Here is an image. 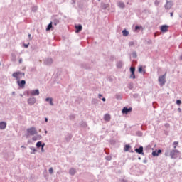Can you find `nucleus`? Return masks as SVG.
Masks as SVG:
<instances>
[{"label":"nucleus","instance_id":"obj_32","mask_svg":"<svg viewBox=\"0 0 182 182\" xmlns=\"http://www.w3.org/2000/svg\"><path fill=\"white\" fill-rule=\"evenodd\" d=\"M31 9L33 12H36L38 11V6H33Z\"/></svg>","mask_w":182,"mask_h":182},{"label":"nucleus","instance_id":"obj_52","mask_svg":"<svg viewBox=\"0 0 182 182\" xmlns=\"http://www.w3.org/2000/svg\"><path fill=\"white\" fill-rule=\"evenodd\" d=\"M151 43H152L151 40H149V41H148V44H149V45H151Z\"/></svg>","mask_w":182,"mask_h":182},{"label":"nucleus","instance_id":"obj_57","mask_svg":"<svg viewBox=\"0 0 182 182\" xmlns=\"http://www.w3.org/2000/svg\"><path fill=\"white\" fill-rule=\"evenodd\" d=\"M102 96H103L102 94H99L98 95V97L100 99V97H102Z\"/></svg>","mask_w":182,"mask_h":182},{"label":"nucleus","instance_id":"obj_55","mask_svg":"<svg viewBox=\"0 0 182 182\" xmlns=\"http://www.w3.org/2000/svg\"><path fill=\"white\" fill-rule=\"evenodd\" d=\"M173 15H174V14H173V12H171V13H170V16H171V17H173Z\"/></svg>","mask_w":182,"mask_h":182},{"label":"nucleus","instance_id":"obj_8","mask_svg":"<svg viewBox=\"0 0 182 182\" xmlns=\"http://www.w3.org/2000/svg\"><path fill=\"white\" fill-rule=\"evenodd\" d=\"M17 85L19 87L23 89V87H25V85H26V81L25 80H17Z\"/></svg>","mask_w":182,"mask_h":182},{"label":"nucleus","instance_id":"obj_6","mask_svg":"<svg viewBox=\"0 0 182 182\" xmlns=\"http://www.w3.org/2000/svg\"><path fill=\"white\" fill-rule=\"evenodd\" d=\"M44 65H46L47 66H50V65H52L53 63V60L50 58H46L43 60Z\"/></svg>","mask_w":182,"mask_h":182},{"label":"nucleus","instance_id":"obj_3","mask_svg":"<svg viewBox=\"0 0 182 182\" xmlns=\"http://www.w3.org/2000/svg\"><path fill=\"white\" fill-rule=\"evenodd\" d=\"M27 132L30 136H35V134H38V131H36V128L35 127H31L27 129Z\"/></svg>","mask_w":182,"mask_h":182},{"label":"nucleus","instance_id":"obj_28","mask_svg":"<svg viewBox=\"0 0 182 182\" xmlns=\"http://www.w3.org/2000/svg\"><path fill=\"white\" fill-rule=\"evenodd\" d=\"M42 146H43V144H42V141H38L36 143V147L37 149H40V147H42Z\"/></svg>","mask_w":182,"mask_h":182},{"label":"nucleus","instance_id":"obj_50","mask_svg":"<svg viewBox=\"0 0 182 182\" xmlns=\"http://www.w3.org/2000/svg\"><path fill=\"white\" fill-rule=\"evenodd\" d=\"M24 48H29V44H23Z\"/></svg>","mask_w":182,"mask_h":182},{"label":"nucleus","instance_id":"obj_25","mask_svg":"<svg viewBox=\"0 0 182 182\" xmlns=\"http://www.w3.org/2000/svg\"><path fill=\"white\" fill-rule=\"evenodd\" d=\"M81 127H87V124H86V122L85 121H81L80 123Z\"/></svg>","mask_w":182,"mask_h":182},{"label":"nucleus","instance_id":"obj_14","mask_svg":"<svg viewBox=\"0 0 182 182\" xmlns=\"http://www.w3.org/2000/svg\"><path fill=\"white\" fill-rule=\"evenodd\" d=\"M6 129V122H0V130H5Z\"/></svg>","mask_w":182,"mask_h":182},{"label":"nucleus","instance_id":"obj_10","mask_svg":"<svg viewBox=\"0 0 182 182\" xmlns=\"http://www.w3.org/2000/svg\"><path fill=\"white\" fill-rule=\"evenodd\" d=\"M162 151H161V149H158V150L152 151L153 157H157L158 156H160V154H161Z\"/></svg>","mask_w":182,"mask_h":182},{"label":"nucleus","instance_id":"obj_49","mask_svg":"<svg viewBox=\"0 0 182 182\" xmlns=\"http://www.w3.org/2000/svg\"><path fill=\"white\" fill-rule=\"evenodd\" d=\"M71 4L73 5L75 4H76V0H71Z\"/></svg>","mask_w":182,"mask_h":182},{"label":"nucleus","instance_id":"obj_2","mask_svg":"<svg viewBox=\"0 0 182 182\" xmlns=\"http://www.w3.org/2000/svg\"><path fill=\"white\" fill-rule=\"evenodd\" d=\"M25 76V73H21V72H15L12 74V77H15L16 80H21L22 79V76Z\"/></svg>","mask_w":182,"mask_h":182},{"label":"nucleus","instance_id":"obj_4","mask_svg":"<svg viewBox=\"0 0 182 182\" xmlns=\"http://www.w3.org/2000/svg\"><path fill=\"white\" fill-rule=\"evenodd\" d=\"M158 80L159 82L160 86H163V85H166V74L159 76Z\"/></svg>","mask_w":182,"mask_h":182},{"label":"nucleus","instance_id":"obj_20","mask_svg":"<svg viewBox=\"0 0 182 182\" xmlns=\"http://www.w3.org/2000/svg\"><path fill=\"white\" fill-rule=\"evenodd\" d=\"M53 100L52 98H50V97H47L46 99V102H49L50 106H53V105H54Z\"/></svg>","mask_w":182,"mask_h":182},{"label":"nucleus","instance_id":"obj_58","mask_svg":"<svg viewBox=\"0 0 182 182\" xmlns=\"http://www.w3.org/2000/svg\"><path fill=\"white\" fill-rule=\"evenodd\" d=\"M143 163H144V164H146V163H147V160L144 159V160L143 161Z\"/></svg>","mask_w":182,"mask_h":182},{"label":"nucleus","instance_id":"obj_61","mask_svg":"<svg viewBox=\"0 0 182 182\" xmlns=\"http://www.w3.org/2000/svg\"><path fill=\"white\" fill-rule=\"evenodd\" d=\"M178 112H181V108H178Z\"/></svg>","mask_w":182,"mask_h":182},{"label":"nucleus","instance_id":"obj_45","mask_svg":"<svg viewBox=\"0 0 182 182\" xmlns=\"http://www.w3.org/2000/svg\"><path fill=\"white\" fill-rule=\"evenodd\" d=\"M176 105H181V100H176Z\"/></svg>","mask_w":182,"mask_h":182},{"label":"nucleus","instance_id":"obj_27","mask_svg":"<svg viewBox=\"0 0 182 182\" xmlns=\"http://www.w3.org/2000/svg\"><path fill=\"white\" fill-rule=\"evenodd\" d=\"M53 25L54 26H56V25H58V23H59V19H57V18H55V19H54L53 21Z\"/></svg>","mask_w":182,"mask_h":182},{"label":"nucleus","instance_id":"obj_41","mask_svg":"<svg viewBox=\"0 0 182 182\" xmlns=\"http://www.w3.org/2000/svg\"><path fill=\"white\" fill-rule=\"evenodd\" d=\"M44 147H45V143H43V145L41 146V152L42 153H43L45 151Z\"/></svg>","mask_w":182,"mask_h":182},{"label":"nucleus","instance_id":"obj_15","mask_svg":"<svg viewBox=\"0 0 182 182\" xmlns=\"http://www.w3.org/2000/svg\"><path fill=\"white\" fill-rule=\"evenodd\" d=\"M76 174V169L75 168H71L69 170V175L70 176H75Z\"/></svg>","mask_w":182,"mask_h":182},{"label":"nucleus","instance_id":"obj_59","mask_svg":"<svg viewBox=\"0 0 182 182\" xmlns=\"http://www.w3.org/2000/svg\"><path fill=\"white\" fill-rule=\"evenodd\" d=\"M45 122H46V123H48V118H47V117L45 118Z\"/></svg>","mask_w":182,"mask_h":182},{"label":"nucleus","instance_id":"obj_17","mask_svg":"<svg viewBox=\"0 0 182 182\" xmlns=\"http://www.w3.org/2000/svg\"><path fill=\"white\" fill-rule=\"evenodd\" d=\"M50 29H53V23L52 21L48 25L46 31H50Z\"/></svg>","mask_w":182,"mask_h":182},{"label":"nucleus","instance_id":"obj_7","mask_svg":"<svg viewBox=\"0 0 182 182\" xmlns=\"http://www.w3.org/2000/svg\"><path fill=\"white\" fill-rule=\"evenodd\" d=\"M132 110H133L132 107H124L122 110V114H129V113L132 112Z\"/></svg>","mask_w":182,"mask_h":182},{"label":"nucleus","instance_id":"obj_48","mask_svg":"<svg viewBox=\"0 0 182 182\" xmlns=\"http://www.w3.org/2000/svg\"><path fill=\"white\" fill-rule=\"evenodd\" d=\"M173 146H178V141H174L173 142Z\"/></svg>","mask_w":182,"mask_h":182},{"label":"nucleus","instance_id":"obj_43","mask_svg":"<svg viewBox=\"0 0 182 182\" xmlns=\"http://www.w3.org/2000/svg\"><path fill=\"white\" fill-rule=\"evenodd\" d=\"M139 29H141V27H140L139 26H135V31H139Z\"/></svg>","mask_w":182,"mask_h":182},{"label":"nucleus","instance_id":"obj_30","mask_svg":"<svg viewBox=\"0 0 182 182\" xmlns=\"http://www.w3.org/2000/svg\"><path fill=\"white\" fill-rule=\"evenodd\" d=\"M91 103L92 105H97V100L95 98H92Z\"/></svg>","mask_w":182,"mask_h":182},{"label":"nucleus","instance_id":"obj_11","mask_svg":"<svg viewBox=\"0 0 182 182\" xmlns=\"http://www.w3.org/2000/svg\"><path fill=\"white\" fill-rule=\"evenodd\" d=\"M75 29L76 33H79V32H81V31L83 29V26H82L81 24L75 25Z\"/></svg>","mask_w":182,"mask_h":182},{"label":"nucleus","instance_id":"obj_62","mask_svg":"<svg viewBox=\"0 0 182 182\" xmlns=\"http://www.w3.org/2000/svg\"><path fill=\"white\" fill-rule=\"evenodd\" d=\"M138 95L137 94H134V97H137Z\"/></svg>","mask_w":182,"mask_h":182},{"label":"nucleus","instance_id":"obj_29","mask_svg":"<svg viewBox=\"0 0 182 182\" xmlns=\"http://www.w3.org/2000/svg\"><path fill=\"white\" fill-rule=\"evenodd\" d=\"M30 150H31V151H33L31 153V154H35V152L37 151L36 149H35V147H33V146H31Z\"/></svg>","mask_w":182,"mask_h":182},{"label":"nucleus","instance_id":"obj_54","mask_svg":"<svg viewBox=\"0 0 182 182\" xmlns=\"http://www.w3.org/2000/svg\"><path fill=\"white\" fill-rule=\"evenodd\" d=\"M29 39L32 40V36L31 34H28Z\"/></svg>","mask_w":182,"mask_h":182},{"label":"nucleus","instance_id":"obj_31","mask_svg":"<svg viewBox=\"0 0 182 182\" xmlns=\"http://www.w3.org/2000/svg\"><path fill=\"white\" fill-rule=\"evenodd\" d=\"M129 70H130L131 73H134V72H136V68L130 67Z\"/></svg>","mask_w":182,"mask_h":182},{"label":"nucleus","instance_id":"obj_33","mask_svg":"<svg viewBox=\"0 0 182 182\" xmlns=\"http://www.w3.org/2000/svg\"><path fill=\"white\" fill-rule=\"evenodd\" d=\"M130 79H136V75L134 73H131Z\"/></svg>","mask_w":182,"mask_h":182},{"label":"nucleus","instance_id":"obj_51","mask_svg":"<svg viewBox=\"0 0 182 182\" xmlns=\"http://www.w3.org/2000/svg\"><path fill=\"white\" fill-rule=\"evenodd\" d=\"M120 182H127V180L122 179V180L120 181Z\"/></svg>","mask_w":182,"mask_h":182},{"label":"nucleus","instance_id":"obj_39","mask_svg":"<svg viewBox=\"0 0 182 182\" xmlns=\"http://www.w3.org/2000/svg\"><path fill=\"white\" fill-rule=\"evenodd\" d=\"M132 57L134 58H137V53H136V51L132 53Z\"/></svg>","mask_w":182,"mask_h":182},{"label":"nucleus","instance_id":"obj_34","mask_svg":"<svg viewBox=\"0 0 182 182\" xmlns=\"http://www.w3.org/2000/svg\"><path fill=\"white\" fill-rule=\"evenodd\" d=\"M133 87H134L133 82L128 84V88H129L130 90H132V89H133Z\"/></svg>","mask_w":182,"mask_h":182},{"label":"nucleus","instance_id":"obj_36","mask_svg":"<svg viewBox=\"0 0 182 182\" xmlns=\"http://www.w3.org/2000/svg\"><path fill=\"white\" fill-rule=\"evenodd\" d=\"M154 5H155L156 6H159V5H160V1L156 0V1H154Z\"/></svg>","mask_w":182,"mask_h":182},{"label":"nucleus","instance_id":"obj_37","mask_svg":"<svg viewBox=\"0 0 182 182\" xmlns=\"http://www.w3.org/2000/svg\"><path fill=\"white\" fill-rule=\"evenodd\" d=\"M105 160H107V161H110V160H112V156H105Z\"/></svg>","mask_w":182,"mask_h":182},{"label":"nucleus","instance_id":"obj_16","mask_svg":"<svg viewBox=\"0 0 182 182\" xmlns=\"http://www.w3.org/2000/svg\"><path fill=\"white\" fill-rule=\"evenodd\" d=\"M109 6H110V5L109 4L102 3L101 4L102 9H107V8H109Z\"/></svg>","mask_w":182,"mask_h":182},{"label":"nucleus","instance_id":"obj_13","mask_svg":"<svg viewBox=\"0 0 182 182\" xmlns=\"http://www.w3.org/2000/svg\"><path fill=\"white\" fill-rule=\"evenodd\" d=\"M31 96H39V90H33L30 92Z\"/></svg>","mask_w":182,"mask_h":182},{"label":"nucleus","instance_id":"obj_40","mask_svg":"<svg viewBox=\"0 0 182 182\" xmlns=\"http://www.w3.org/2000/svg\"><path fill=\"white\" fill-rule=\"evenodd\" d=\"M138 72H139V73H141V72H143V66H140V67L139 68Z\"/></svg>","mask_w":182,"mask_h":182},{"label":"nucleus","instance_id":"obj_1","mask_svg":"<svg viewBox=\"0 0 182 182\" xmlns=\"http://www.w3.org/2000/svg\"><path fill=\"white\" fill-rule=\"evenodd\" d=\"M176 146H173V149H171L170 147H167L165 150L164 156L166 157L171 156V159H177L178 157V154H180V151L177 149H176Z\"/></svg>","mask_w":182,"mask_h":182},{"label":"nucleus","instance_id":"obj_38","mask_svg":"<svg viewBox=\"0 0 182 182\" xmlns=\"http://www.w3.org/2000/svg\"><path fill=\"white\" fill-rule=\"evenodd\" d=\"M12 62H16V57L12 54V58H11Z\"/></svg>","mask_w":182,"mask_h":182},{"label":"nucleus","instance_id":"obj_64","mask_svg":"<svg viewBox=\"0 0 182 182\" xmlns=\"http://www.w3.org/2000/svg\"><path fill=\"white\" fill-rule=\"evenodd\" d=\"M11 95H12L13 96H14L15 92H12Z\"/></svg>","mask_w":182,"mask_h":182},{"label":"nucleus","instance_id":"obj_18","mask_svg":"<svg viewBox=\"0 0 182 182\" xmlns=\"http://www.w3.org/2000/svg\"><path fill=\"white\" fill-rule=\"evenodd\" d=\"M171 8V2L166 1V4H165V9H170Z\"/></svg>","mask_w":182,"mask_h":182},{"label":"nucleus","instance_id":"obj_22","mask_svg":"<svg viewBox=\"0 0 182 182\" xmlns=\"http://www.w3.org/2000/svg\"><path fill=\"white\" fill-rule=\"evenodd\" d=\"M118 6L119 8H122L123 9L124 8H125L126 5H124V2L119 1L118 3Z\"/></svg>","mask_w":182,"mask_h":182},{"label":"nucleus","instance_id":"obj_46","mask_svg":"<svg viewBox=\"0 0 182 182\" xmlns=\"http://www.w3.org/2000/svg\"><path fill=\"white\" fill-rule=\"evenodd\" d=\"M70 139H72V136L69 135L68 138H66L67 141H69V140H70Z\"/></svg>","mask_w":182,"mask_h":182},{"label":"nucleus","instance_id":"obj_47","mask_svg":"<svg viewBox=\"0 0 182 182\" xmlns=\"http://www.w3.org/2000/svg\"><path fill=\"white\" fill-rule=\"evenodd\" d=\"M70 119H75V115H74V114L70 115Z\"/></svg>","mask_w":182,"mask_h":182},{"label":"nucleus","instance_id":"obj_42","mask_svg":"<svg viewBox=\"0 0 182 182\" xmlns=\"http://www.w3.org/2000/svg\"><path fill=\"white\" fill-rule=\"evenodd\" d=\"M48 171H49L50 174H53V168H52V167L50 168Z\"/></svg>","mask_w":182,"mask_h":182},{"label":"nucleus","instance_id":"obj_60","mask_svg":"<svg viewBox=\"0 0 182 182\" xmlns=\"http://www.w3.org/2000/svg\"><path fill=\"white\" fill-rule=\"evenodd\" d=\"M105 151L106 154H109V151H107L106 149H105Z\"/></svg>","mask_w":182,"mask_h":182},{"label":"nucleus","instance_id":"obj_53","mask_svg":"<svg viewBox=\"0 0 182 182\" xmlns=\"http://www.w3.org/2000/svg\"><path fill=\"white\" fill-rule=\"evenodd\" d=\"M18 62H19V63H22V62H23L22 58H20L19 60H18Z\"/></svg>","mask_w":182,"mask_h":182},{"label":"nucleus","instance_id":"obj_9","mask_svg":"<svg viewBox=\"0 0 182 182\" xmlns=\"http://www.w3.org/2000/svg\"><path fill=\"white\" fill-rule=\"evenodd\" d=\"M28 103L30 105V106H33L35 103H36V98L35 97H30L28 99Z\"/></svg>","mask_w":182,"mask_h":182},{"label":"nucleus","instance_id":"obj_5","mask_svg":"<svg viewBox=\"0 0 182 182\" xmlns=\"http://www.w3.org/2000/svg\"><path fill=\"white\" fill-rule=\"evenodd\" d=\"M134 151L138 154H141V156H144V148L143 146H140L139 148H136Z\"/></svg>","mask_w":182,"mask_h":182},{"label":"nucleus","instance_id":"obj_24","mask_svg":"<svg viewBox=\"0 0 182 182\" xmlns=\"http://www.w3.org/2000/svg\"><path fill=\"white\" fill-rule=\"evenodd\" d=\"M115 98L117 100H122V95L120 93H117L115 95Z\"/></svg>","mask_w":182,"mask_h":182},{"label":"nucleus","instance_id":"obj_56","mask_svg":"<svg viewBox=\"0 0 182 182\" xmlns=\"http://www.w3.org/2000/svg\"><path fill=\"white\" fill-rule=\"evenodd\" d=\"M102 102H106V98L103 97L102 98Z\"/></svg>","mask_w":182,"mask_h":182},{"label":"nucleus","instance_id":"obj_35","mask_svg":"<svg viewBox=\"0 0 182 182\" xmlns=\"http://www.w3.org/2000/svg\"><path fill=\"white\" fill-rule=\"evenodd\" d=\"M136 135H138L139 137H141L143 136V132L141 131L136 132Z\"/></svg>","mask_w":182,"mask_h":182},{"label":"nucleus","instance_id":"obj_44","mask_svg":"<svg viewBox=\"0 0 182 182\" xmlns=\"http://www.w3.org/2000/svg\"><path fill=\"white\" fill-rule=\"evenodd\" d=\"M133 45H134V42L130 41V42L129 43V46H133Z\"/></svg>","mask_w":182,"mask_h":182},{"label":"nucleus","instance_id":"obj_19","mask_svg":"<svg viewBox=\"0 0 182 182\" xmlns=\"http://www.w3.org/2000/svg\"><path fill=\"white\" fill-rule=\"evenodd\" d=\"M104 120H105V122H110V114H106L104 116Z\"/></svg>","mask_w":182,"mask_h":182},{"label":"nucleus","instance_id":"obj_23","mask_svg":"<svg viewBox=\"0 0 182 182\" xmlns=\"http://www.w3.org/2000/svg\"><path fill=\"white\" fill-rule=\"evenodd\" d=\"M132 146L129 144H127L124 146V151H129V150H130Z\"/></svg>","mask_w":182,"mask_h":182},{"label":"nucleus","instance_id":"obj_21","mask_svg":"<svg viewBox=\"0 0 182 182\" xmlns=\"http://www.w3.org/2000/svg\"><path fill=\"white\" fill-rule=\"evenodd\" d=\"M117 68L118 69H122V68H123V62L119 61L118 63H117Z\"/></svg>","mask_w":182,"mask_h":182},{"label":"nucleus","instance_id":"obj_12","mask_svg":"<svg viewBox=\"0 0 182 182\" xmlns=\"http://www.w3.org/2000/svg\"><path fill=\"white\" fill-rule=\"evenodd\" d=\"M161 32H168V26L162 25L160 28Z\"/></svg>","mask_w":182,"mask_h":182},{"label":"nucleus","instance_id":"obj_26","mask_svg":"<svg viewBox=\"0 0 182 182\" xmlns=\"http://www.w3.org/2000/svg\"><path fill=\"white\" fill-rule=\"evenodd\" d=\"M122 35H123V36H129V31H127V30H126V29L123 30Z\"/></svg>","mask_w":182,"mask_h":182},{"label":"nucleus","instance_id":"obj_63","mask_svg":"<svg viewBox=\"0 0 182 182\" xmlns=\"http://www.w3.org/2000/svg\"><path fill=\"white\" fill-rule=\"evenodd\" d=\"M180 60H182V55L179 58Z\"/></svg>","mask_w":182,"mask_h":182}]
</instances>
